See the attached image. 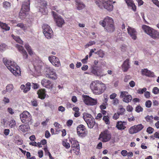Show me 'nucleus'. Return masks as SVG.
Listing matches in <instances>:
<instances>
[{
  "mask_svg": "<svg viewBox=\"0 0 159 159\" xmlns=\"http://www.w3.org/2000/svg\"><path fill=\"white\" fill-rule=\"evenodd\" d=\"M90 88L97 95L102 94L106 89L105 84L99 80L93 81L90 84Z\"/></svg>",
  "mask_w": 159,
  "mask_h": 159,
  "instance_id": "nucleus-1",
  "label": "nucleus"
},
{
  "mask_svg": "<svg viewBox=\"0 0 159 159\" xmlns=\"http://www.w3.org/2000/svg\"><path fill=\"white\" fill-rule=\"evenodd\" d=\"M99 23L108 32H112L115 30L114 20L111 17L107 16L103 20L100 21Z\"/></svg>",
  "mask_w": 159,
  "mask_h": 159,
  "instance_id": "nucleus-2",
  "label": "nucleus"
},
{
  "mask_svg": "<svg viewBox=\"0 0 159 159\" xmlns=\"http://www.w3.org/2000/svg\"><path fill=\"white\" fill-rule=\"evenodd\" d=\"M3 61L8 70L14 75H18L20 74V67L15 62L5 58L3 59Z\"/></svg>",
  "mask_w": 159,
  "mask_h": 159,
  "instance_id": "nucleus-3",
  "label": "nucleus"
},
{
  "mask_svg": "<svg viewBox=\"0 0 159 159\" xmlns=\"http://www.w3.org/2000/svg\"><path fill=\"white\" fill-rule=\"evenodd\" d=\"M96 5L100 8L104 7L109 11L113 9L112 0H94Z\"/></svg>",
  "mask_w": 159,
  "mask_h": 159,
  "instance_id": "nucleus-4",
  "label": "nucleus"
},
{
  "mask_svg": "<svg viewBox=\"0 0 159 159\" xmlns=\"http://www.w3.org/2000/svg\"><path fill=\"white\" fill-rule=\"evenodd\" d=\"M29 113L27 111H24L20 115V117L21 121L25 124L21 125L19 126V129H28L30 128L29 125L30 122L29 118L28 115Z\"/></svg>",
  "mask_w": 159,
  "mask_h": 159,
  "instance_id": "nucleus-5",
  "label": "nucleus"
},
{
  "mask_svg": "<svg viewBox=\"0 0 159 159\" xmlns=\"http://www.w3.org/2000/svg\"><path fill=\"white\" fill-rule=\"evenodd\" d=\"M142 28L144 31L154 39H159V32L148 26L143 25Z\"/></svg>",
  "mask_w": 159,
  "mask_h": 159,
  "instance_id": "nucleus-6",
  "label": "nucleus"
},
{
  "mask_svg": "<svg viewBox=\"0 0 159 159\" xmlns=\"http://www.w3.org/2000/svg\"><path fill=\"white\" fill-rule=\"evenodd\" d=\"M90 72H86V74L89 75H93L96 76L102 77L107 74L103 72V70L101 67L95 65H93L90 68Z\"/></svg>",
  "mask_w": 159,
  "mask_h": 159,
  "instance_id": "nucleus-7",
  "label": "nucleus"
},
{
  "mask_svg": "<svg viewBox=\"0 0 159 159\" xmlns=\"http://www.w3.org/2000/svg\"><path fill=\"white\" fill-rule=\"evenodd\" d=\"M30 58L33 57L34 58L33 59V61H32L31 62L33 64L34 68V72L31 74V75L33 76H36L37 74L40 71V70L41 69V66L38 65V61L36 57L37 56L33 52V51L30 49Z\"/></svg>",
  "mask_w": 159,
  "mask_h": 159,
  "instance_id": "nucleus-8",
  "label": "nucleus"
},
{
  "mask_svg": "<svg viewBox=\"0 0 159 159\" xmlns=\"http://www.w3.org/2000/svg\"><path fill=\"white\" fill-rule=\"evenodd\" d=\"M30 2H24L22 4L21 10L19 13V17L22 19H24L29 14L30 11Z\"/></svg>",
  "mask_w": 159,
  "mask_h": 159,
  "instance_id": "nucleus-9",
  "label": "nucleus"
},
{
  "mask_svg": "<svg viewBox=\"0 0 159 159\" xmlns=\"http://www.w3.org/2000/svg\"><path fill=\"white\" fill-rule=\"evenodd\" d=\"M52 13L57 25L59 27H62L63 25L65 23L64 19L61 17V16L57 15L54 11H52Z\"/></svg>",
  "mask_w": 159,
  "mask_h": 159,
  "instance_id": "nucleus-10",
  "label": "nucleus"
},
{
  "mask_svg": "<svg viewBox=\"0 0 159 159\" xmlns=\"http://www.w3.org/2000/svg\"><path fill=\"white\" fill-rule=\"evenodd\" d=\"M38 4L39 11L43 15L47 14L46 6L47 2L45 0H38Z\"/></svg>",
  "mask_w": 159,
  "mask_h": 159,
  "instance_id": "nucleus-11",
  "label": "nucleus"
},
{
  "mask_svg": "<svg viewBox=\"0 0 159 159\" xmlns=\"http://www.w3.org/2000/svg\"><path fill=\"white\" fill-rule=\"evenodd\" d=\"M45 76L53 80H55L57 78V75L55 70L51 67H47L45 73Z\"/></svg>",
  "mask_w": 159,
  "mask_h": 159,
  "instance_id": "nucleus-12",
  "label": "nucleus"
},
{
  "mask_svg": "<svg viewBox=\"0 0 159 159\" xmlns=\"http://www.w3.org/2000/svg\"><path fill=\"white\" fill-rule=\"evenodd\" d=\"M43 32L46 37L48 39L51 38L53 32L50 26L48 25H44L43 26Z\"/></svg>",
  "mask_w": 159,
  "mask_h": 159,
  "instance_id": "nucleus-13",
  "label": "nucleus"
},
{
  "mask_svg": "<svg viewBox=\"0 0 159 159\" xmlns=\"http://www.w3.org/2000/svg\"><path fill=\"white\" fill-rule=\"evenodd\" d=\"M111 138V135L107 131L101 132L99 135V139L103 142L108 141Z\"/></svg>",
  "mask_w": 159,
  "mask_h": 159,
  "instance_id": "nucleus-14",
  "label": "nucleus"
},
{
  "mask_svg": "<svg viewBox=\"0 0 159 159\" xmlns=\"http://www.w3.org/2000/svg\"><path fill=\"white\" fill-rule=\"evenodd\" d=\"M128 94L127 92L121 91L120 96V98H123V101L127 103L130 102L132 98V96Z\"/></svg>",
  "mask_w": 159,
  "mask_h": 159,
  "instance_id": "nucleus-15",
  "label": "nucleus"
},
{
  "mask_svg": "<svg viewBox=\"0 0 159 159\" xmlns=\"http://www.w3.org/2000/svg\"><path fill=\"white\" fill-rule=\"evenodd\" d=\"M48 60L54 66L59 67L60 66V60L57 57L54 56H51L48 57Z\"/></svg>",
  "mask_w": 159,
  "mask_h": 159,
  "instance_id": "nucleus-16",
  "label": "nucleus"
},
{
  "mask_svg": "<svg viewBox=\"0 0 159 159\" xmlns=\"http://www.w3.org/2000/svg\"><path fill=\"white\" fill-rule=\"evenodd\" d=\"M128 34L134 40H135L137 39V32L136 30L129 26L127 29Z\"/></svg>",
  "mask_w": 159,
  "mask_h": 159,
  "instance_id": "nucleus-17",
  "label": "nucleus"
},
{
  "mask_svg": "<svg viewBox=\"0 0 159 159\" xmlns=\"http://www.w3.org/2000/svg\"><path fill=\"white\" fill-rule=\"evenodd\" d=\"M42 85L44 87L49 89H52L53 88V84L51 81L45 79L42 80L41 82Z\"/></svg>",
  "mask_w": 159,
  "mask_h": 159,
  "instance_id": "nucleus-18",
  "label": "nucleus"
},
{
  "mask_svg": "<svg viewBox=\"0 0 159 159\" xmlns=\"http://www.w3.org/2000/svg\"><path fill=\"white\" fill-rule=\"evenodd\" d=\"M16 47L18 49L19 51L22 54L23 58L26 59L28 57V54L27 52L24 49L23 47L19 44H16Z\"/></svg>",
  "mask_w": 159,
  "mask_h": 159,
  "instance_id": "nucleus-19",
  "label": "nucleus"
},
{
  "mask_svg": "<svg viewBox=\"0 0 159 159\" xmlns=\"http://www.w3.org/2000/svg\"><path fill=\"white\" fill-rule=\"evenodd\" d=\"M142 73L143 75H146L149 77H153L155 75L154 72L148 70L147 69L142 70Z\"/></svg>",
  "mask_w": 159,
  "mask_h": 159,
  "instance_id": "nucleus-20",
  "label": "nucleus"
},
{
  "mask_svg": "<svg viewBox=\"0 0 159 159\" xmlns=\"http://www.w3.org/2000/svg\"><path fill=\"white\" fill-rule=\"evenodd\" d=\"M127 123L125 121H121L117 122L116 127L118 129H125Z\"/></svg>",
  "mask_w": 159,
  "mask_h": 159,
  "instance_id": "nucleus-21",
  "label": "nucleus"
},
{
  "mask_svg": "<svg viewBox=\"0 0 159 159\" xmlns=\"http://www.w3.org/2000/svg\"><path fill=\"white\" fill-rule=\"evenodd\" d=\"M125 1L128 7H131L134 11H136V7L133 0H125Z\"/></svg>",
  "mask_w": 159,
  "mask_h": 159,
  "instance_id": "nucleus-22",
  "label": "nucleus"
},
{
  "mask_svg": "<svg viewBox=\"0 0 159 159\" xmlns=\"http://www.w3.org/2000/svg\"><path fill=\"white\" fill-rule=\"evenodd\" d=\"M45 92V90L44 89H39L37 92L39 98L41 99H44L46 96Z\"/></svg>",
  "mask_w": 159,
  "mask_h": 159,
  "instance_id": "nucleus-23",
  "label": "nucleus"
},
{
  "mask_svg": "<svg viewBox=\"0 0 159 159\" xmlns=\"http://www.w3.org/2000/svg\"><path fill=\"white\" fill-rule=\"evenodd\" d=\"M129 59L125 60L122 65V70L124 72L126 71L129 68Z\"/></svg>",
  "mask_w": 159,
  "mask_h": 159,
  "instance_id": "nucleus-24",
  "label": "nucleus"
},
{
  "mask_svg": "<svg viewBox=\"0 0 159 159\" xmlns=\"http://www.w3.org/2000/svg\"><path fill=\"white\" fill-rule=\"evenodd\" d=\"M76 8L78 10H81L85 7V5L80 0H75Z\"/></svg>",
  "mask_w": 159,
  "mask_h": 159,
  "instance_id": "nucleus-25",
  "label": "nucleus"
},
{
  "mask_svg": "<svg viewBox=\"0 0 159 159\" xmlns=\"http://www.w3.org/2000/svg\"><path fill=\"white\" fill-rule=\"evenodd\" d=\"M20 88L22 90H23L24 93H27L30 90V83H27L25 85V86L22 84L21 85Z\"/></svg>",
  "mask_w": 159,
  "mask_h": 159,
  "instance_id": "nucleus-26",
  "label": "nucleus"
},
{
  "mask_svg": "<svg viewBox=\"0 0 159 159\" xmlns=\"http://www.w3.org/2000/svg\"><path fill=\"white\" fill-rule=\"evenodd\" d=\"M93 118L92 116L90 114L86 113H84L83 114V118L86 122L91 120Z\"/></svg>",
  "mask_w": 159,
  "mask_h": 159,
  "instance_id": "nucleus-27",
  "label": "nucleus"
},
{
  "mask_svg": "<svg viewBox=\"0 0 159 159\" xmlns=\"http://www.w3.org/2000/svg\"><path fill=\"white\" fill-rule=\"evenodd\" d=\"M71 147H72L75 148L77 150H76V151H77L78 150H80L79 144L78 141L75 140H73L71 141Z\"/></svg>",
  "mask_w": 159,
  "mask_h": 159,
  "instance_id": "nucleus-28",
  "label": "nucleus"
},
{
  "mask_svg": "<svg viewBox=\"0 0 159 159\" xmlns=\"http://www.w3.org/2000/svg\"><path fill=\"white\" fill-rule=\"evenodd\" d=\"M0 27L6 31H9L10 29V27L8 26V25L6 23L1 21H0Z\"/></svg>",
  "mask_w": 159,
  "mask_h": 159,
  "instance_id": "nucleus-29",
  "label": "nucleus"
},
{
  "mask_svg": "<svg viewBox=\"0 0 159 159\" xmlns=\"http://www.w3.org/2000/svg\"><path fill=\"white\" fill-rule=\"evenodd\" d=\"M77 132L79 136L82 137L85 136L87 133L85 130H77Z\"/></svg>",
  "mask_w": 159,
  "mask_h": 159,
  "instance_id": "nucleus-30",
  "label": "nucleus"
},
{
  "mask_svg": "<svg viewBox=\"0 0 159 159\" xmlns=\"http://www.w3.org/2000/svg\"><path fill=\"white\" fill-rule=\"evenodd\" d=\"M83 97L84 98L83 100L84 103L86 104L89 105V104L90 100H92L91 98L86 95H83Z\"/></svg>",
  "mask_w": 159,
  "mask_h": 159,
  "instance_id": "nucleus-31",
  "label": "nucleus"
},
{
  "mask_svg": "<svg viewBox=\"0 0 159 159\" xmlns=\"http://www.w3.org/2000/svg\"><path fill=\"white\" fill-rule=\"evenodd\" d=\"M86 122L87 124L88 127L90 129L92 128L95 124L94 119H92L91 120H90V121H88Z\"/></svg>",
  "mask_w": 159,
  "mask_h": 159,
  "instance_id": "nucleus-32",
  "label": "nucleus"
},
{
  "mask_svg": "<svg viewBox=\"0 0 159 159\" xmlns=\"http://www.w3.org/2000/svg\"><path fill=\"white\" fill-rule=\"evenodd\" d=\"M11 36L17 42L21 44H23V41L21 40L20 38L18 36H14L13 34L11 35Z\"/></svg>",
  "mask_w": 159,
  "mask_h": 159,
  "instance_id": "nucleus-33",
  "label": "nucleus"
},
{
  "mask_svg": "<svg viewBox=\"0 0 159 159\" xmlns=\"http://www.w3.org/2000/svg\"><path fill=\"white\" fill-rule=\"evenodd\" d=\"M102 120L106 124L109 125L110 124V118L108 115L103 116Z\"/></svg>",
  "mask_w": 159,
  "mask_h": 159,
  "instance_id": "nucleus-34",
  "label": "nucleus"
},
{
  "mask_svg": "<svg viewBox=\"0 0 159 159\" xmlns=\"http://www.w3.org/2000/svg\"><path fill=\"white\" fill-rule=\"evenodd\" d=\"M125 112V109L122 107L118 108L117 111V112L120 116L124 115Z\"/></svg>",
  "mask_w": 159,
  "mask_h": 159,
  "instance_id": "nucleus-35",
  "label": "nucleus"
},
{
  "mask_svg": "<svg viewBox=\"0 0 159 159\" xmlns=\"http://www.w3.org/2000/svg\"><path fill=\"white\" fill-rule=\"evenodd\" d=\"M143 126L142 124H140L132 126L129 129H143Z\"/></svg>",
  "mask_w": 159,
  "mask_h": 159,
  "instance_id": "nucleus-36",
  "label": "nucleus"
},
{
  "mask_svg": "<svg viewBox=\"0 0 159 159\" xmlns=\"http://www.w3.org/2000/svg\"><path fill=\"white\" fill-rule=\"evenodd\" d=\"M94 53L95 54H98L100 57L101 58H103L105 55L104 51L101 49H100L98 51L95 52Z\"/></svg>",
  "mask_w": 159,
  "mask_h": 159,
  "instance_id": "nucleus-37",
  "label": "nucleus"
},
{
  "mask_svg": "<svg viewBox=\"0 0 159 159\" xmlns=\"http://www.w3.org/2000/svg\"><path fill=\"white\" fill-rule=\"evenodd\" d=\"M13 85L11 84H8L6 87V90L7 92H10L13 89Z\"/></svg>",
  "mask_w": 159,
  "mask_h": 159,
  "instance_id": "nucleus-38",
  "label": "nucleus"
},
{
  "mask_svg": "<svg viewBox=\"0 0 159 159\" xmlns=\"http://www.w3.org/2000/svg\"><path fill=\"white\" fill-rule=\"evenodd\" d=\"M11 3L9 2L5 1L3 3V7L6 8H7L11 6Z\"/></svg>",
  "mask_w": 159,
  "mask_h": 159,
  "instance_id": "nucleus-39",
  "label": "nucleus"
},
{
  "mask_svg": "<svg viewBox=\"0 0 159 159\" xmlns=\"http://www.w3.org/2000/svg\"><path fill=\"white\" fill-rule=\"evenodd\" d=\"M153 118V117L152 116H149V115H148L145 117V119L147 121L149 122H152Z\"/></svg>",
  "mask_w": 159,
  "mask_h": 159,
  "instance_id": "nucleus-40",
  "label": "nucleus"
},
{
  "mask_svg": "<svg viewBox=\"0 0 159 159\" xmlns=\"http://www.w3.org/2000/svg\"><path fill=\"white\" fill-rule=\"evenodd\" d=\"M152 92L155 94H158L159 93V89L157 87H154L152 89Z\"/></svg>",
  "mask_w": 159,
  "mask_h": 159,
  "instance_id": "nucleus-41",
  "label": "nucleus"
},
{
  "mask_svg": "<svg viewBox=\"0 0 159 159\" xmlns=\"http://www.w3.org/2000/svg\"><path fill=\"white\" fill-rule=\"evenodd\" d=\"M95 44V42L94 41H91L89 42L87 44L85 45V48H87L88 47L91 46Z\"/></svg>",
  "mask_w": 159,
  "mask_h": 159,
  "instance_id": "nucleus-42",
  "label": "nucleus"
},
{
  "mask_svg": "<svg viewBox=\"0 0 159 159\" xmlns=\"http://www.w3.org/2000/svg\"><path fill=\"white\" fill-rule=\"evenodd\" d=\"M147 89L146 88H143L142 89H140L137 90V92L139 94H143L144 92H146Z\"/></svg>",
  "mask_w": 159,
  "mask_h": 159,
  "instance_id": "nucleus-43",
  "label": "nucleus"
},
{
  "mask_svg": "<svg viewBox=\"0 0 159 159\" xmlns=\"http://www.w3.org/2000/svg\"><path fill=\"white\" fill-rule=\"evenodd\" d=\"M62 144L67 149L69 148L70 146L69 143L66 142H65V141H63Z\"/></svg>",
  "mask_w": 159,
  "mask_h": 159,
  "instance_id": "nucleus-44",
  "label": "nucleus"
},
{
  "mask_svg": "<svg viewBox=\"0 0 159 159\" xmlns=\"http://www.w3.org/2000/svg\"><path fill=\"white\" fill-rule=\"evenodd\" d=\"M92 100H90L89 102V105H94L96 104L97 103V101L95 99H94L91 98Z\"/></svg>",
  "mask_w": 159,
  "mask_h": 159,
  "instance_id": "nucleus-45",
  "label": "nucleus"
},
{
  "mask_svg": "<svg viewBox=\"0 0 159 159\" xmlns=\"http://www.w3.org/2000/svg\"><path fill=\"white\" fill-rule=\"evenodd\" d=\"M31 105L34 107H36L38 106L37 101L36 99H33L31 101Z\"/></svg>",
  "mask_w": 159,
  "mask_h": 159,
  "instance_id": "nucleus-46",
  "label": "nucleus"
},
{
  "mask_svg": "<svg viewBox=\"0 0 159 159\" xmlns=\"http://www.w3.org/2000/svg\"><path fill=\"white\" fill-rule=\"evenodd\" d=\"M6 45L5 43H2L0 45V51H3L6 49Z\"/></svg>",
  "mask_w": 159,
  "mask_h": 159,
  "instance_id": "nucleus-47",
  "label": "nucleus"
},
{
  "mask_svg": "<svg viewBox=\"0 0 159 159\" xmlns=\"http://www.w3.org/2000/svg\"><path fill=\"white\" fill-rule=\"evenodd\" d=\"M152 104V103L151 101L148 100L146 102L145 105L148 108H150Z\"/></svg>",
  "mask_w": 159,
  "mask_h": 159,
  "instance_id": "nucleus-48",
  "label": "nucleus"
},
{
  "mask_svg": "<svg viewBox=\"0 0 159 159\" xmlns=\"http://www.w3.org/2000/svg\"><path fill=\"white\" fill-rule=\"evenodd\" d=\"M143 110V108L140 105L138 106L136 108L135 110L137 112H139L140 111H142Z\"/></svg>",
  "mask_w": 159,
  "mask_h": 159,
  "instance_id": "nucleus-49",
  "label": "nucleus"
},
{
  "mask_svg": "<svg viewBox=\"0 0 159 159\" xmlns=\"http://www.w3.org/2000/svg\"><path fill=\"white\" fill-rule=\"evenodd\" d=\"M32 88L34 89H37L39 88V85L38 84L32 83Z\"/></svg>",
  "mask_w": 159,
  "mask_h": 159,
  "instance_id": "nucleus-50",
  "label": "nucleus"
},
{
  "mask_svg": "<svg viewBox=\"0 0 159 159\" xmlns=\"http://www.w3.org/2000/svg\"><path fill=\"white\" fill-rule=\"evenodd\" d=\"M120 115L117 112L116 113H115L112 116V118L113 119L116 120L117 119L119 118Z\"/></svg>",
  "mask_w": 159,
  "mask_h": 159,
  "instance_id": "nucleus-51",
  "label": "nucleus"
},
{
  "mask_svg": "<svg viewBox=\"0 0 159 159\" xmlns=\"http://www.w3.org/2000/svg\"><path fill=\"white\" fill-rule=\"evenodd\" d=\"M140 130H129V132L130 134H133L138 132Z\"/></svg>",
  "mask_w": 159,
  "mask_h": 159,
  "instance_id": "nucleus-52",
  "label": "nucleus"
},
{
  "mask_svg": "<svg viewBox=\"0 0 159 159\" xmlns=\"http://www.w3.org/2000/svg\"><path fill=\"white\" fill-rule=\"evenodd\" d=\"M102 117V115L101 113L98 114L97 116L95 117V119L100 120H101Z\"/></svg>",
  "mask_w": 159,
  "mask_h": 159,
  "instance_id": "nucleus-53",
  "label": "nucleus"
},
{
  "mask_svg": "<svg viewBox=\"0 0 159 159\" xmlns=\"http://www.w3.org/2000/svg\"><path fill=\"white\" fill-rule=\"evenodd\" d=\"M7 111L10 114L13 115L14 113V111L11 108H8L7 109Z\"/></svg>",
  "mask_w": 159,
  "mask_h": 159,
  "instance_id": "nucleus-54",
  "label": "nucleus"
},
{
  "mask_svg": "<svg viewBox=\"0 0 159 159\" xmlns=\"http://www.w3.org/2000/svg\"><path fill=\"white\" fill-rule=\"evenodd\" d=\"M116 94L115 93H113L110 96V98L111 99H113L116 97Z\"/></svg>",
  "mask_w": 159,
  "mask_h": 159,
  "instance_id": "nucleus-55",
  "label": "nucleus"
},
{
  "mask_svg": "<svg viewBox=\"0 0 159 159\" xmlns=\"http://www.w3.org/2000/svg\"><path fill=\"white\" fill-rule=\"evenodd\" d=\"M25 48L27 50L28 53L29 54H30V46L29 44L26 43L25 44Z\"/></svg>",
  "mask_w": 159,
  "mask_h": 159,
  "instance_id": "nucleus-56",
  "label": "nucleus"
},
{
  "mask_svg": "<svg viewBox=\"0 0 159 159\" xmlns=\"http://www.w3.org/2000/svg\"><path fill=\"white\" fill-rule=\"evenodd\" d=\"M15 143L18 145H21L22 144V140L20 139L16 140Z\"/></svg>",
  "mask_w": 159,
  "mask_h": 159,
  "instance_id": "nucleus-57",
  "label": "nucleus"
},
{
  "mask_svg": "<svg viewBox=\"0 0 159 159\" xmlns=\"http://www.w3.org/2000/svg\"><path fill=\"white\" fill-rule=\"evenodd\" d=\"M144 96L147 98H149L150 97V93L148 91L145 92L144 93Z\"/></svg>",
  "mask_w": 159,
  "mask_h": 159,
  "instance_id": "nucleus-58",
  "label": "nucleus"
},
{
  "mask_svg": "<svg viewBox=\"0 0 159 159\" xmlns=\"http://www.w3.org/2000/svg\"><path fill=\"white\" fill-rule=\"evenodd\" d=\"M153 3L159 7V1L158 0H152Z\"/></svg>",
  "mask_w": 159,
  "mask_h": 159,
  "instance_id": "nucleus-59",
  "label": "nucleus"
},
{
  "mask_svg": "<svg viewBox=\"0 0 159 159\" xmlns=\"http://www.w3.org/2000/svg\"><path fill=\"white\" fill-rule=\"evenodd\" d=\"M49 119L48 118H47L45 121H43L41 123V124L43 126H46L47 125V123L49 121Z\"/></svg>",
  "mask_w": 159,
  "mask_h": 159,
  "instance_id": "nucleus-60",
  "label": "nucleus"
},
{
  "mask_svg": "<svg viewBox=\"0 0 159 159\" xmlns=\"http://www.w3.org/2000/svg\"><path fill=\"white\" fill-rule=\"evenodd\" d=\"M73 123V121L72 120H69L67 121L66 124L68 126H70L72 125Z\"/></svg>",
  "mask_w": 159,
  "mask_h": 159,
  "instance_id": "nucleus-61",
  "label": "nucleus"
},
{
  "mask_svg": "<svg viewBox=\"0 0 159 159\" xmlns=\"http://www.w3.org/2000/svg\"><path fill=\"white\" fill-rule=\"evenodd\" d=\"M76 129H85V127L83 125L81 124L78 126Z\"/></svg>",
  "mask_w": 159,
  "mask_h": 159,
  "instance_id": "nucleus-62",
  "label": "nucleus"
},
{
  "mask_svg": "<svg viewBox=\"0 0 159 159\" xmlns=\"http://www.w3.org/2000/svg\"><path fill=\"white\" fill-rule=\"evenodd\" d=\"M126 110L128 111L131 112L133 110V108L132 107L129 105H128L126 107Z\"/></svg>",
  "mask_w": 159,
  "mask_h": 159,
  "instance_id": "nucleus-63",
  "label": "nucleus"
},
{
  "mask_svg": "<svg viewBox=\"0 0 159 159\" xmlns=\"http://www.w3.org/2000/svg\"><path fill=\"white\" fill-rule=\"evenodd\" d=\"M100 108L102 110H103L106 108V104L103 103L100 106Z\"/></svg>",
  "mask_w": 159,
  "mask_h": 159,
  "instance_id": "nucleus-64",
  "label": "nucleus"
}]
</instances>
